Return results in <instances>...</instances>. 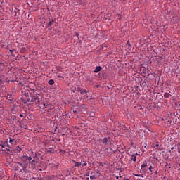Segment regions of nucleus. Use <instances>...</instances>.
Returning a JSON list of instances; mask_svg holds the SVG:
<instances>
[{"label": "nucleus", "instance_id": "nucleus-14", "mask_svg": "<svg viewBox=\"0 0 180 180\" xmlns=\"http://www.w3.org/2000/svg\"><path fill=\"white\" fill-rule=\"evenodd\" d=\"M43 106H44V109H49V108H50L49 104L43 103Z\"/></svg>", "mask_w": 180, "mask_h": 180}, {"label": "nucleus", "instance_id": "nucleus-41", "mask_svg": "<svg viewBox=\"0 0 180 180\" xmlns=\"http://www.w3.org/2000/svg\"><path fill=\"white\" fill-rule=\"evenodd\" d=\"M59 78H61V76H58Z\"/></svg>", "mask_w": 180, "mask_h": 180}, {"label": "nucleus", "instance_id": "nucleus-22", "mask_svg": "<svg viewBox=\"0 0 180 180\" xmlns=\"http://www.w3.org/2000/svg\"><path fill=\"white\" fill-rule=\"evenodd\" d=\"M127 46H129V47H131V45L130 44V41H127Z\"/></svg>", "mask_w": 180, "mask_h": 180}, {"label": "nucleus", "instance_id": "nucleus-5", "mask_svg": "<svg viewBox=\"0 0 180 180\" xmlns=\"http://www.w3.org/2000/svg\"><path fill=\"white\" fill-rule=\"evenodd\" d=\"M102 70V67L101 66H97L95 70H94V72L95 73H98L99 72V71H101Z\"/></svg>", "mask_w": 180, "mask_h": 180}, {"label": "nucleus", "instance_id": "nucleus-10", "mask_svg": "<svg viewBox=\"0 0 180 180\" xmlns=\"http://www.w3.org/2000/svg\"><path fill=\"white\" fill-rule=\"evenodd\" d=\"M53 23H54V20L53 19H52L51 21H49V22L48 24L49 27H51Z\"/></svg>", "mask_w": 180, "mask_h": 180}, {"label": "nucleus", "instance_id": "nucleus-28", "mask_svg": "<svg viewBox=\"0 0 180 180\" xmlns=\"http://www.w3.org/2000/svg\"><path fill=\"white\" fill-rule=\"evenodd\" d=\"M34 162H36V160H33L30 162V164H33Z\"/></svg>", "mask_w": 180, "mask_h": 180}, {"label": "nucleus", "instance_id": "nucleus-15", "mask_svg": "<svg viewBox=\"0 0 180 180\" xmlns=\"http://www.w3.org/2000/svg\"><path fill=\"white\" fill-rule=\"evenodd\" d=\"M146 167H147V162H144L143 165H141V169H143V168H146Z\"/></svg>", "mask_w": 180, "mask_h": 180}, {"label": "nucleus", "instance_id": "nucleus-39", "mask_svg": "<svg viewBox=\"0 0 180 180\" xmlns=\"http://www.w3.org/2000/svg\"><path fill=\"white\" fill-rule=\"evenodd\" d=\"M116 179H119V176H117V177H116Z\"/></svg>", "mask_w": 180, "mask_h": 180}, {"label": "nucleus", "instance_id": "nucleus-26", "mask_svg": "<svg viewBox=\"0 0 180 180\" xmlns=\"http://www.w3.org/2000/svg\"><path fill=\"white\" fill-rule=\"evenodd\" d=\"M73 113H75V115H78V111H77V110H73Z\"/></svg>", "mask_w": 180, "mask_h": 180}, {"label": "nucleus", "instance_id": "nucleus-33", "mask_svg": "<svg viewBox=\"0 0 180 180\" xmlns=\"http://www.w3.org/2000/svg\"><path fill=\"white\" fill-rule=\"evenodd\" d=\"M84 180H89V177H86Z\"/></svg>", "mask_w": 180, "mask_h": 180}, {"label": "nucleus", "instance_id": "nucleus-18", "mask_svg": "<svg viewBox=\"0 0 180 180\" xmlns=\"http://www.w3.org/2000/svg\"><path fill=\"white\" fill-rule=\"evenodd\" d=\"M89 116H91V117H94V116H95V112H91L89 113Z\"/></svg>", "mask_w": 180, "mask_h": 180}, {"label": "nucleus", "instance_id": "nucleus-11", "mask_svg": "<svg viewBox=\"0 0 180 180\" xmlns=\"http://www.w3.org/2000/svg\"><path fill=\"white\" fill-rule=\"evenodd\" d=\"M79 109H80V110H82V109H84V111H86V105H81V106L79 107Z\"/></svg>", "mask_w": 180, "mask_h": 180}, {"label": "nucleus", "instance_id": "nucleus-25", "mask_svg": "<svg viewBox=\"0 0 180 180\" xmlns=\"http://www.w3.org/2000/svg\"><path fill=\"white\" fill-rule=\"evenodd\" d=\"M135 176L143 177V175H141V174H135Z\"/></svg>", "mask_w": 180, "mask_h": 180}, {"label": "nucleus", "instance_id": "nucleus-23", "mask_svg": "<svg viewBox=\"0 0 180 180\" xmlns=\"http://www.w3.org/2000/svg\"><path fill=\"white\" fill-rule=\"evenodd\" d=\"M77 90L78 91V92H80V94H81V91H82V89H81V88L79 87H77Z\"/></svg>", "mask_w": 180, "mask_h": 180}, {"label": "nucleus", "instance_id": "nucleus-42", "mask_svg": "<svg viewBox=\"0 0 180 180\" xmlns=\"http://www.w3.org/2000/svg\"><path fill=\"white\" fill-rule=\"evenodd\" d=\"M20 172H22V169L20 170Z\"/></svg>", "mask_w": 180, "mask_h": 180}, {"label": "nucleus", "instance_id": "nucleus-24", "mask_svg": "<svg viewBox=\"0 0 180 180\" xmlns=\"http://www.w3.org/2000/svg\"><path fill=\"white\" fill-rule=\"evenodd\" d=\"M82 167H86L87 163L85 162L83 164H82Z\"/></svg>", "mask_w": 180, "mask_h": 180}, {"label": "nucleus", "instance_id": "nucleus-16", "mask_svg": "<svg viewBox=\"0 0 180 180\" xmlns=\"http://www.w3.org/2000/svg\"><path fill=\"white\" fill-rule=\"evenodd\" d=\"M81 94L82 95H84V94H88V90H82Z\"/></svg>", "mask_w": 180, "mask_h": 180}, {"label": "nucleus", "instance_id": "nucleus-12", "mask_svg": "<svg viewBox=\"0 0 180 180\" xmlns=\"http://www.w3.org/2000/svg\"><path fill=\"white\" fill-rule=\"evenodd\" d=\"M9 143L11 144H15L14 143H16V141H15V139H12V138L9 139Z\"/></svg>", "mask_w": 180, "mask_h": 180}, {"label": "nucleus", "instance_id": "nucleus-38", "mask_svg": "<svg viewBox=\"0 0 180 180\" xmlns=\"http://www.w3.org/2000/svg\"><path fill=\"white\" fill-rule=\"evenodd\" d=\"M171 150H174V147H172V148H171Z\"/></svg>", "mask_w": 180, "mask_h": 180}, {"label": "nucleus", "instance_id": "nucleus-31", "mask_svg": "<svg viewBox=\"0 0 180 180\" xmlns=\"http://www.w3.org/2000/svg\"><path fill=\"white\" fill-rule=\"evenodd\" d=\"M6 151H11V149H9V148H6Z\"/></svg>", "mask_w": 180, "mask_h": 180}, {"label": "nucleus", "instance_id": "nucleus-20", "mask_svg": "<svg viewBox=\"0 0 180 180\" xmlns=\"http://www.w3.org/2000/svg\"><path fill=\"white\" fill-rule=\"evenodd\" d=\"M90 179L94 180V179H96V177L94 175H93L90 176Z\"/></svg>", "mask_w": 180, "mask_h": 180}, {"label": "nucleus", "instance_id": "nucleus-1", "mask_svg": "<svg viewBox=\"0 0 180 180\" xmlns=\"http://www.w3.org/2000/svg\"><path fill=\"white\" fill-rule=\"evenodd\" d=\"M99 142L103 143V146H106L107 147H109V146H110V138H103V139H99Z\"/></svg>", "mask_w": 180, "mask_h": 180}, {"label": "nucleus", "instance_id": "nucleus-40", "mask_svg": "<svg viewBox=\"0 0 180 180\" xmlns=\"http://www.w3.org/2000/svg\"><path fill=\"white\" fill-rule=\"evenodd\" d=\"M155 158H156L155 157H153V159H154V160H155Z\"/></svg>", "mask_w": 180, "mask_h": 180}, {"label": "nucleus", "instance_id": "nucleus-30", "mask_svg": "<svg viewBox=\"0 0 180 180\" xmlns=\"http://www.w3.org/2000/svg\"><path fill=\"white\" fill-rule=\"evenodd\" d=\"M155 175H158V172L156 170V171L155 172Z\"/></svg>", "mask_w": 180, "mask_h": 180}, {"label": "nucleus", "instance_id": "nucleus-3", "mask_svg": "<svg viewBox=\"0 0 180 180\" xmlns=\"http://www.w3.org/2000/svg\"><path fill=\"white\" fill-rule=\"evenodd\" d=\"M21 160L24 162H26V161H30L32 160V157L23 155L22 157H21Z\"/></svg>", "mask_w": 180, "mask_h": 180}, {"label": "nucleus", "instance_id": "nucleus-6", "mask_svg": "<svg viewBox=\"0 0 180 180\" xmlns=\"http://www.w3.org/2000/svg\"><path fill=\"white\" fill-rule=\"evenodd\" d=\"M101 78L106 79L108 78V74L106 72L101 73Z\"/></svg>", "mask_w": 180, "mask_h": 180}, {"label": "nucleus", "instance_id": "nucleus-7", "mask_svg": "<svg viewBox=\"0 0 180 180\" xmlns=\"http://www.w3.org/2000/svg\"><path fill=\"white\" fill-rule=\"evenodd\" d=\"M171 96V94L169 93H165L164 94V98H166V99H168Z\"/></svg>", "mask_w": 180, "mask_h": 180}, {"label": "nucleus", "instance_id": "nucleus-29", "mask_svg": "<svg viewBox=\"0 0 180 180\" xmlns=\"http://www.w3.org/2000/svg\"><path fill=\"white\" fill-rule=\"evenodd\" d=\"M155 147H160V144L158 143L155 144Z\"/></svg>", "mask_w": 180, "mask_h": 180}, {"label": "nucleus", "instance_id": "nucleus-27", "mask_svg": "<svg viewBox=\"0 0 180 180\" xmlns=\"http://www.w3.org/2000/svg\"><path fill=\"white\" fill-rule=\"evenodd\" d=\"M18 165L20 166V167H23V164L20 163V162H18Z\"/></svg>", "mask_w": 180, "mask_h": 180}, {"label": "nucleus", "instance_id": "nucleus-4", "mask_svg": "<svg viewBox=\"0 0 180 180\" xmlns=\"http://www.w3.org/2000/svg\"><path fill=\"white\" fill-rule=\"evenodd\" d=\"M73 162H75V165L74 167H81V165H82V163L81 162H77V161H75L73 160Z\"/></svg>", "mask_w": 180, "mask_h": 180}, {"label": "nucleus", "instance_id": "nucleus-34", "mask_svg": "<svg viewBox=\"0 0 180 180\" xmlns=\"http://www.w3.org/2000/svg\"><path fill=\"white\" fill-rule=\"evenodd\" d=\"M1 151H6V149H2Z\"/></svg>", "mask_w": 180, "mask_h": 180}, {"label": "nucleus", "instance_id": "nucleus-35", "mask_svg": "<svg viewBox=\"0 0 180 180\" xmlns=\"http://www.w3.org/2000/svg\"><path fill=\"white\" fill-rule=\"evenodd\" d=\"M20 117H23V115L20 114Z\"/></svg>", "mask_w": 180, "mask_h": 180}, {"label": "nucleus", "instance_id": "nucleus-2", "mask_svg": "<svg viewBox=\"0 0 180 180\" xmlns=\"http://www.w3.org/2000/svg\"><path fill=\"white\" fill-rule=\"evenodd\" d=\"M0 146L2 147V148H5V147H11V145L8 143V141H1L0 143Z\"/></svg>", "mask_w": 180, "mask_h": 180}, {"label": "nucleus", "instance_id": "nucleus-43", "mask_svg": "<svg viewBox=\"0 0 180 180\" xmlns=\"http://www.w3.org/2000/svg\"><path fill=\"white\" fill-rule=\"evenodd\" d=\"M169 153H171V150H169Z\"/></svg>", "mask_w": 180, "mask_h": 180}, {"label": "nucleus", "instance_id": "nucleus-8", "mask_svg": "<svg viewBox=\"0 0 180 180\" xmlns=\"http://www.w3.org/2000/svg\"><path fill=\"white\" fill-rule=\"evenodd\" d=\"M15 153H20L22 151V148L20 147L17 146L16 148L15 149Z\"/></svg>", "mask_w": 180, "mask_h": 180}, {"label": "nucleus", "instance_id": "nucleus-32", "mask_svg": "<svg viewBox=\"0 0 180 180\" xmlns=\"http://www.w3.org/2000/svg\"><path fill=\"white\" fill-rule=\"evenodd\" d=\"M86 176H89V172L86 174Z\"/></svg>", "mask_w": 180, "mask_h": 180}, {"label": "nucleus", "instance_id": "nucleus-9", "mask_svg": "<svg viewBox=\"0 0 180 180\" xmlns=\"http://www.w3.org/2000/svg\"><path fill=\"white\" fill-rule=\"evenodd\" d=\"M131 160H132V161H134V162H136V161H137V158L136 157V155H132L131 157Z\"/></svg>", "mask_w": 180, "mask_h": 180}, {"label": "nucleus", "instance_id": "nucleus-37", "mask_svg": "<svg viewBox=\"0 0 180 180\" xmlns=\"http://www.w3.org/2000/svg\"><path fill=\"white\" fill-rule=\"evenodd\" d=\"M155 160H156L157 161H158V158H155Z\"/></svg>", "mask_w": 180, "mask_h": 180}, {"label": "nucleus", "instance_id": "nucleus-19", "mask_svg": "<svg viewBox=\"0 0 180 180\" xmlns=\"http://www.w3.org/2000/svg\"><path fill=\"white\" fill-rule=\"evenodd\" d=\"M148 170H149L150 172H153V166H150V167L148 168Z\"/></svg>", "mask_w": 180, "mask_h": 180}, {"label": "nucleus", "instance_id": "nucleus-17", "mask_svg": "<svg viewBox=\"0 0 180 180\" xmlns=\"http://www.w3.org/2000/svg\"><path fill=\"white\" fill-rule=\"evenodd\" d=\"M22 171H24V172H27V169L26 166H22Z\"/></svg>", "mask_w": 180, "mask_h": 180}, {"label": "nucleus", "instance_id": "nucleus-13", "mask_svg": "<svg viewBox=\"0 0 180 180\" xmlns=\"http://www.w3.org/2000/svg\"><path fill=\"white\" fill-rule=\"evenodd\" d=\"M49 85H54V80L53 79H50L48 82Z\"/></svg>", "mask_w": 180, "mask_h": 180}, {"label": "nucleus", "instance_id": "nucleus-21", "mask_svg": "<svg viewBox=\"0 0 180 180\" xmlns=\"http://www.w3.org/2000/svg\"><path fill=\"white\" fill-rule=\"evenodd\" d=\"M84 99H89V96L87 94L84 95Z\"/></svg>", "mask_w": 180, "mask_h": 180}, {"label": "nucleus", "instance_id": "nucleus-36", "mask_svg": "<svg viewBox=\"0 0 180 180\" xmlns=\"http://www.w3.org/2000/svg\"><path fill=\"white\" fill-rule=\"evenodd\" d=\"M10 52L11 53V54H12V53H13V51H12V50H10Z\"/></svg>", "mask_w": 180, "mask_h": 180}]
</instances>
